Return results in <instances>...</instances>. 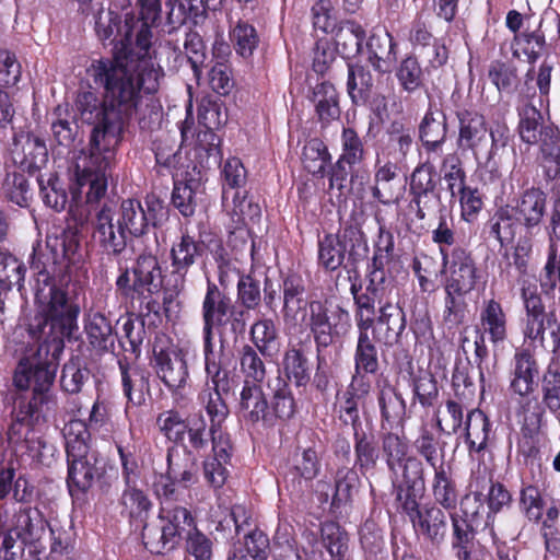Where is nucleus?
Wrapping results in <instances>:
<instances>
[{"label":"nucleus","instance_id":"obj_1","mask_svg":"<svg viewBox=\"0 0 560 560\" xmlns=\"http://www.w3.org/2000/svg\"><path fill=\"white\" fill-rule=\"evenodd\" d=\"M31 268L36 273L37 314L30 324L28 332L38 342V348L32 357L20 361L13 381L19 389L32 387L34 396L30 407L35 408L44 401L55 381L65 340L73 338L79 329L81 307L75 298H69L56 287L54 278L37 258L32 259Z\"/></svg>","mask_w":560,"mask_h":560},{"label":"nucleus","instance_id":"obj_11","mask_svg":"<svg viewBox=\"0 0 560 560\" xmlns=\"http://www.w3.org/2000/svg\"><path fill=\"white\" fill-rule=\"evenodd\" d=\"M162 283V269L155 255L140 254L131 269L125 268L116 279V291L125 299L141 298L158 291Z\"/></svg>","mask_w":560,"mask_h":560},{"label":"nucleus","instance_id":"obj_49","mask_svg":"<svg viewBox=\"0 0 560 560\" xmlns=\"http://www.w3.org/2000/svg\"><path fill=\"white\" fill-rule=\"evenodd\" d=\"M393 485L411 486V489H424L423 465L417 457L409 456L396 471H389Z\"/></svg>","mask_w":560,"mask_h":560},{"label":"nucleus","instance_id":"obj_61","mask_svg":"<svg viewBox=\"0 0 560 560\" xmlns=\"http://www.w3.org/2000/svg\"><path fill=\"white\" fill-rule=\"evenodd\" d=\"M120 504L124 508V512H126L130 517H141L145 515L152 503L147 497V494L135 487V483H130V486H126L121 498Z\"/></svg>","mask_w":560,"mask_h":560},{"label":"nucleus","instance_id":"obj_22","mask_svg":"<svg viewBox=\"0 0 560 560\" xmlns=\"http://www.w3.org/2000/svg\"><path fill=\"white\" fill-rule=\"evenodd\" d=\"M405 186L398 176L397 164L387 161H376L374 166L373 185L371 186L372 197L384 206L397 203L404 196Z\"/></svg>","mask_w":560,"mask_h":560},{"label":"nucleus","instance_id":"obj_12","mask_svg":"<svg viewBox=\"0 0 560 560\" xmlns=\"http://www.w3.org/2000/svg\"><path fill=\"white\" fill-rule=\"evenodd\" d=\"M151 365L174 399L177 401L183 398V392L189 384V371L184 351L155 346Z\"/></svg>","mask_w":560,"mask_h":560},{"label":"nucleus","instance_id":"obj_37","mask_svg":"<svg viewBox=\"0 0 560 560\" xmlns=\"http://www.w3.org/2000/svg\"><path fill=\"white\" fill-rule=\"evenodd\" d=\"M378 355L375 341L370 334L358 330L354 351V370L358 375L375 374L378 371Z\"/></svg>","mask_w":560,"mask_h":560},{"label":"nucleus","instance_id":"obj_41","mask_svg":"<svg viewBox=\"0 0 560 560\" xmlns=\"http://www.w3.org/2000/svg\"><path fill=\"white\" fill-rule=\"evenodd\" d=\"M378 407L384 422L393 423L400 420L406 412V404L399 393L390 384L385 383L378 392Z\"/></svg>","mask_w":560,"mask_h":560},{"label":"nucleus","instance_id":"obj_39","mask_svg":"<svg viewBox=\"0 0 560 560\" xmlns=\"http://www.w3.org/2000/svg\"><path fill=\"white\" fill-rule=\"evenodd\" d=\"M365 32L362 26L353 21H346L335 31L334 39L336 48L347 58L363 51L362 42Z\"/></svg>","mask_w":560,"mask_h":560},{"label":"nucleus","instance_id":"obj_17","mask_svg":"<svg viewBox=\"0 0 560 560\" xmlns=\"http://www.w3.org/2000/svg\"><path fill=\"white\" fill-rule=\"evenodd\" d=\"M234 305L231 298L208 280L207 290L201 304V317L203 322V338H213V330L226 326L229 314Z\"/></svg>","mask_w":560,"mask_h":560},{"label":"nucleus","instance_id":"obj_57","mask_svg":"<svg viewBox=\"0 0 560 560\" xmlns=\"http://www.w3.org/2000/svg\"><path fill=\"white\" fill-rule=\"evenodd\" d=\"M382 451L389 471H396L407 458L408 444L396 433L387 432L382 438Z\"/></svg>","mask_w":560,"mask_h":560},{"label":"nucleus","instance_id":"obj_35","mask_svg":"<svg viewBox=\"0 0 560 560\" xmlns=\"http://www.w3.org/2000/svg\"><path fill=\"white\" fill-rule=\"evenodd\" d=\"M373 78L369 70L359 65L348 66L347 91L355 105H365L373 93Z\"/></svg>","mask_w":560,"mask_h":560},{"label":"nucleus","instance_id":"obj_43","mask_svg":"<svg viewBox=\"0 0 560 560\" xmlns=\"http://www.w3.org/2000/svg\"><path fill=\"white\" fill-rule=\"evenodd\" d=\"M46 521L38 511L23 510L15 515L14 529L19 530L22 539L27 544L38 541L45 534Z\"/></svg>","mask_w":560,"mask_h":560},{"label":"nucleus","instance_id":"obj_27","mask_svg":"<svg viewBox=\"0 0 560 560\" xmlns=\"http://www.w3.org/2000/svg\"><path fill=\"white\" fill-rule=\"evenodd\" d=\"M410 521L416 533L422 535L433 545L439 546L445 538L447 530V518L445 513L436 506L418 510Z\"/></svg>","mask_w":560,"mask_h":560},{"label":"nucleus","instance_id":"obj_2","mask_svg":"<svg viewBox=\"0 0 560 560\" xmlns=\"http://www.w3.org/2000/svg\"><path fill=\"white\" fill-rule=\"evenodd\" d=\"M150 47H138L115 52L113 59L92 61L86 69L89 78L105 93V103L113 106L125 125L131 117H139L142 129H151L160 118L158 110H150L149 119L140 117L144 95L155 94L164 79L163 68L154 61Z\"/></svg>","mask_w":560,"mask_h":560},{"label":"nucleus","instance_id":"obj_30","mask_svg":"<svg viewBox=\"0 0 560 560\" xmlns=\"http://www.w3.org/2000/svg\"><path fill=\"white\" fill-rule=\"evenodd\" d=\"M459 120L458 144L463 149L476 150L487 142L486 119L477 112L464 110L457 114Z\"/></svg>","mask_w":560,"mask_h":560},{"label":"nucleus","instance_id":"obj_58","mask_svg":"<svg viewBox=\"0 0 560 560\" xmlns=\"http://www.w3.org/2000/svg\"><path fill=\"white\" fill-rule=\"evenodd\" d=\"M260 279L254 273L241 275L237 281V301L246 310H256L261 303Z\"/></svg>","mask_w":560,"mask_h":560},{"label":"nucleus","instance_id":"obj_53","mask_svg":"<svg viewBox=\"0 0 560 560\" xmlns=\"http://www.w3.org/2000/svg\"><path fill=\"white\" fill-rule=\"evenodd\" d=\"M188 420L186 421L177 410L170 409L161 412L156 418L159 431L171 442L182 443L185 438Z\"/></svg>","mask_w":560,"mask_h":560},{"label":"nucleus","instance_id":"obj_36","mask_svg":"<svg viewBox=\"0 0 560 560\" xmlns=\"http://www.w3.org/2000/svg\"><path fill=\"white\" fill-rule=\"evenodd\" d=\"M222 388L205 387L198 394V402L205 409L210 420V428L215 431V428L222 427L225 422L230 410L222 398Z\"/></svg>","mask_w":560,"mask_h":560},{"label":"nucleus","instance_id":"obj_63","mask_svg":"<svg viewBox=\"0 0 560 560\" xmlns=\"http://www.w3.org/2000/svg\"><path fill=\"white\" fill-rule=\"evenodd\" d=\"M236 52L243 58H248L256 49L259 38L254 26L240 22L231 34Z\"/></svg>","mask_w":560,"mask_h":560},{"label":"nucleus","instance_id":"obj_26","mask_svg":"<svg viewBox=\"0 0 560 560\" xmlns=\"http://www.w3.org/2000/svg\"><path fill=\"white\" fill-rule=\"evenodd\" d=\"M238 411L245 421L252 423L262 421L271 425L269 404L260 385L244 382L238 398Z\"/></svg>","mask_w":560,"mask_h":560},{"label":"nucleus","instance_id":"obj_59","mask_svg":"<svg viewBox=\"0 0 560 560\" xmlns=\"http://www.w3.org/2000/svg\"><path fill=\"white\" fill-rule=\"evenodd\" d=\"M359 482L358 472L349 467H341L337 470L335 477V493L331 504L340 506L352 498V492Z\"/></svg>","mask_w":560,"mask_h":560},{"label":"nucleus","instance_id":"obj_40","mask_svg":"<svg viewBox=\"0 0 560 560\" xmlns=\"http://www.w3.org/2000/svg\"><path fill=\"white\" fill-rule=\"evenodd\" d=\"M489 432L490 422L487 416L479 409L469 411L465 427V436L469 450L477 453L481 452L487 445Z\"/></svg>","mask_w":560,"mask_h":560},{"label":"nucleus","instance_id":"obj_60","mask_svg":"<svg viewBox=\"0 0 560 560\" xmlns=\"http://www.w3.org/2000/svg\"><path fill=\"white\" fill-rule=\"evenodd\" d=\"M463 424V408L455 400L448 399L443 408L436 411V425L446 435L455 434Z\"/></svg>","mask_w":560,"mask_h":560},{"label":"nucleus","instance_id":"obj_15","mask_svg":"<svg viewBox=\"0 0 560 560\" xmlns=\"http://www.w3.org/2000/svg\"><path fill=\"white\" fill-rule=\"evenodd\" d=\"M542 405L537 398L529 399L523 405L525 413L534 419L533 424L540 427L545 418V408L560 420V368L557 362H550L541 380Z\"/></svg>","mask_w":560,"mask_h":560},{"label":"nucleus","instance_id":"obj_3","mask_svg":"<svg viewBox=\"0 0 560 560\" xmlns=\"http://www.w3.org/2000/svg\"><path fill=\"white\" fill-rule=\"evenodd\" d=\"M77 108L81 119L93 125L88 149L81 150L73 163V195L82 194L84 187L88 203L101 200L107 191L108 178L116 165L117 148L125 128L120 116L113 106L101 102L93 91L78 94Z\"/></svg>","mask_w":560,"mask_h":560},{"label":"nucleus","instance_id":"obj_6","mask_svg":"<svg viewBox=\"0 0 560 560\" xmlns=\"http://www.w3.org/2000/svg\"><path fill=\"white\" fill-rule=\"evenodd\" d=\"M518 133L528 144H537L538 165L544 176L551 182L560 177V132L552 125L544 124L541 113L530 104L520 110Z\"/></svg>","mask_w":560,"mask_h":560},{"label":"nucleus","instance_id":"obj_5","mask_svg":"<svg viewBox=\"0 0 560 560\" xmlns=\"http://www.w3.org/2000/svg\"><path fill=\"white\" fill-rule=\"evenodd\" d=\"M147 209L137 199H126L119 208L118 229L113 223L112 209L104 205L97 212L94 223V237L113 254H120L126 247V232L132 236L145 234L150 225H155L158 214L163 210L158 199H147Z\"/></svg>","mask_w":560,"mask_h":560},{"label":"nucleus","instance_id":"obj_28","mask_svg":"<svg viewBox=\"0 0 560 560\" xmlns=\"http://www.w3.org/2000/svg\"><path fill=\"white\" fill-rule=\"evenodd\" d=\"M393 37L385 30L374 31L366 42L368 60L378 72H389L396 62Z\"/></svg>","mask_w":560,"mask_h":560},{"label":"nucleus","instance_id":"obj_14","mask_svg":"<svg viewBox=\"0 0 560 560\" xmlns=\"http://www.w3.org/2000/svg\"><path fill=\"white\" fill-rule=\"evenodd\" d=\"M443 270L448 272L445 291L470 292L476 284V266L471 255L460 247L451 253L442 248Z\"/></svg>","mask_w":560,"mask_h":560},{"label":"nucleus","instance_id":"obj_29","mask_svg":"<svg viewBox=\"0 0 560 560\" xmlns=\"http://www.w3.org/2000/svg\"><path fill=\"white\" fill-rule=\"evenodd\" d=\"M267 388L270 395L269 416H271V424L277 419H290L295 412V401L287 380L280 375L279 371L276 376L268 380Z\"/></svg>","mask_w":560,"mask_h":560},{"label":"nucleus","instance_id":"obj_19","mask_svg":"<svg viewBox=\"0 0 560 560\" xmlns=\"http://www.w3.org/2000/svg\"><path fill=\"white\" fill-rule=\"evenodd\" d=\"M140 9V16L127 14L125 18V39L130 42L136 33V44L138 47H150L152 32L151 28L156 24L161 15V0H137Z\"/></svg>","mask_w":560,"mask_h":560},{"label":"nucleus","instance_id":"obj_51","mask_svg":"<svg viewBox=\"0 0 560 560\" xmlns=\"http://www.w3.org/2000/svg\"><path fill=\"white\" fill-rule=\"evenodd\" d=\"M394 252V235L380 228L377 240L374 244V254L368 269L380 272L382 276H390L385 271V266L390 261Z\"/></svg>","mask_w":560,"mask_h":560},{"label":"nucleus","instance_id":"obj_20","mask_svg":"<svg viewBox=\"0 0 560 560\" xmlns=\"http://www.w3.org/2000/svg\"><path fill=\"white\" fill-rule=\"evenodd\" d=\"M546 194L536 187L526 189L516 200L512 211L514 218L527 234L534 235L540 230L546 213Z\"/></svg>","mask_w":560,"mask_h":560},{"label":"nucleus","instance_id":"obj_23","mask_svg":"<svg viewBox=\"0 0 560 560\" xmlns=\"http://www.w3.org/2000/svg\"><path fill=\"white\" fill-rule=\"evenodd\" d=\"M392 276H382L380 272L369 269L368 284L365 291L361 292V284L353 282L350 287V293L354 302V320L363 314L372 310V305H376V301L384 296L385 291L395 283Z\"/></svg>","mask_w":560,"mask_h":560},{"label":"nucleus","instance_id":"obj_64","mask_svg":"<svg viewBox=\"0 0 560 560\" xmlns=\"http://www.w3.org/2000/svg\"><path fill=\"white\" fill-rule=\"evenodd\" d=\"M185 549L195 558V560H211L213 555V542L195 525L186 533Z\"/></svg>","mask_w":560,"mask_h":560},{"label":"nucleus","instance_id":"obj_16","mask_svg":"<svg viewBox=\"0 0 560 560\" xmlns=\"http://www.w3.org/2000/svg\"><path fill=\"white\" fill-rule=\"evenodd\" d=\"M11 154L13 162L30 174L40 171L48 162L45 141L30 131L14 132Z\"/></svg>","mask_w":560,"mask_h":560},{"label":"nucleus","instance_id":"obj_18","mask_svg":"<svg viewBox=\"0 0 560 560\" xmlns=\"http://www.w3.org/2000/svg\"><path fill=\"white\" fill-rule=\"evenodd\" d=\"M202 255V245L189 234H183L171 248L172 273L170 278L171 290L176 294L185 289L186 276L189 268Z\"/></svg>","mask_w":560,"mask_h":560},{"label":"nucleus","instance_id":"obj_4","mask_svg":"<svg viewBox=\"0 0 560 560\" xmlns=\"http://www.w3.org/2000/svg\"><path fill=\"white\" fill-rule=\"evenodd\" d=\"M305 284L301 277L291 275L283 280V306L281 310L283 324L288 329H296L302 322L313 335L317 351L326 349L336 337L348 334L351 328L350 314L337 306L330 311L326 301L304 299Z\"/></svg>","mask_w":560,"mask_h":560},{"label":"nucleus","instance_id":"obj_45","mask_svg":"<svg viewBox=\"0 0 560 560\" xmlns=\"http://www.w3.org/2000/svg\"><path fill=\"white\" fill-rule=\"evenodd\" d=\"M85 331L94 348L105 350L114 343L112 324L102 313L96 312L89 315Z\"/></svg>","mask_w":560,"mask_h":560},{"label":"nucleus","instance_id":"obj_47","mask_svg":"<svg viewBox=\"0 0 560 560\" xmlns=\"http://www.w3.org/2000/svg\"><path fill=\"white\" fill-rule=\"evenodd\" d=\"M322 542L330 557L335 560H345L348 551V535L335 522H325L320 527Z\"/></svg>","mask_w":560,"mask_h":560},{"label":"nucleus","instance_id":"obj_48","mask_svg":"<svg viewBox=\"0 0 560 560\" xmlns=\"http://www.w3.org/2000/svg\"><path fill=\"white\" fill-rule=\"evenodd\" d=\"M517 223L512 209L500 208L489 221L490 234L501 246L508 245L515 237Z\"/></svg>","mask_w":560,"mask_h":560},{"label":"nucleus","instance_id":"obj_44","mask_svg":"<svg viewBox=\"0 0 560 560\" xmlns=\"http://www.w3.org/2000/svg\"><path fill=\"white\" fill-rule=\"evenodd\" d=\"M341 153L338 158L348 164L349 168L360 165L365 160V148L358 132L350 127H343L340 136Z\"/></svg>","mask_w":560,"mask_h":560},{"label":"nucleus","instance_id":"obj_25","mask_svg":"<svg viewBox=\"0 0 560 560\" xmlns=\"http://www.w3.org/2000/svg\"><path fill=\"white\" fill-rule=\"evenodd\" d=\"M538 375L539 366L535 358L527 350L516 352L510 389L521 397L529 396L537 387Z\"/></svg>","mask_w":560,"mask_h":560},{"label":"nucleus","instance_id":"obj_10","mask_svg":"<svg viewBox=\"0 0 560 560\" xmlns=\"http://www.w3.org/2000/svg\"><path fill=\"white\" fill-rule=\"evenodd\" d=\"M525 315L522 318V334L524 341L529 346L544 345L545 330L549 327L552 339V348H560V326L552 314L546 313L545 305L538 293L536 283L524 280L521 287Z\"/></svg>","mask_w":560,"mask_h":560},{"label":"nucleus","instance_id":"obj_54","mask_svg":"<svg viewBox=\"0 0 560 560\" xmlns=\"http://www.w3.org/2000/svg\"><path fill=\"white\" fill-rule=\"evenodd\" d=\"M314 96L320 120L329 121L339 116L338 96L332 84L324 82L317 85Z\"/></svg>","mask_w":560,"mask_h":560},{"label":"nucleus","instance_id":"obj_8","mask_svg":"<svg viewBox=\"0 0 560 560\" xmlns=\"http://www.w3.org/2000/svg\"><path fill=\"white\" fill-rule=\"evenodd\" d=\"M397 298L396 282L389 287L384 296L372 305V310L364 312L355 319L358 330L370 334L375 342L385 346L396 343L406 328V317Z\"/></svg>","mask_w":560,"mask_h":560},{"label":"nucleus","instance_id":"obj_21","mask_svg":"<svg viewBox=\"0 0 560 560\" xmlns=\"http://www.w3.org/2000/svg\"><path fill=\"white\" fill-rule=\"evenodd\" d=\"M363 233L353 226H348L338 234H327L318 242V264L328 271L337 270L345 260L347 243L360 241Z\"/></svg>","mask_w":560,"mask_h":560},{"label":"nucleus","instance_id":"obj_50","mask_svg":"<svg viewBox=\"0 0 560 560\" xmlns=\"http://www.w3.org/2000/svg\"><path fill=\"white\" fill-rule=\"evenodd\" d=\"M441 172L446 183V189L452 198H456L466 185V172L456 154H447L442 162Z\"/></svg>","mask_w":560,"mask_h":560},{"label":"nucleus","instance_id":"obj_24","mask_svg":"<svg viewBox=\"0 0 560 560\" xmlns=\"http://www.w3.org/2000/svg\"><path fill=\"white\" fill-rule=\"evenodd\" d=\"M94 28L97 37L102 40H110L116 43V52L129 49H138L136 44V33L130 42L125 39V23L120 25L119 15L112 11L100 8L94 14Z\"/></svg>","mask_w":560,"mask_h":560},{"label":"nucleus","instance_id":"obj_42","mask_svg":"<svg viewBox=\"0 0 560 560\" xmlns=\"http://www.w3.org/2000/svg\"><path fill=\"white\" fill-rule=\"evenodd\" d=\"M250 339L262 355H272L278 350V331L271 318H260L250 327Z\"/></svg>","mask_w":560,"mask_h":560},{"label":"nucleus","instance_id":"obj_56","mask_svg":"<svg viewBox=\"0 0 560 560\" xmlns=\"http://www.w3.org/2000/svg\"><path fill=\"white\" fill-rule=\"evenodd\" d=\"M433 495L445 509H454L457 502V494L451 478L447 476L444 465L434 467Z\"/></svg>","mask_w":560,"mask_h":560},{"label":"nucleus","instance_id":"obj_32","mask_svg":"<svg viewBox=\"0 0 560 560\" xmlns=\"http://www.w3.org/2000/svg\"><path fill=\"white\" fill-rule=\"evenodd\" d=\"M166 474L187 488L197 481L198 464L190 451L168 450Z\"/></svg>","mask_w":560,"mask_h":560},{"label":"nucleus","instance_id":"obj_62","mask_svg":"<svg viewBox=\"0 0 560 560\" xmlns=\"http://www.w3.org/2000/svg\"><path fill=\"white\" fill-rule=\"evenodd\" d=\"M21 77L22 67L15 54L4 47H0V88H15Z\"/></svg>","mask_w":560,"mask_h":560},{"label":"nucleus","instance_id":"obj_55","mask_svg":"<svg viewBox=\"0 0 560 560\" xmlns=\"http://www.w3.org/2000/svg\"><path fill=\"white\" fill-rule=\"evenodd\" d=\"M222 199L228 200V189L240 190L247 180V171L238 158L228 159L221 171Z\"/></svg>","mask_w":560,"mask_h":560},{"label":"nucleus","instance_id":"obj_9","mask_svg":"<svg viewBox=\"0 0 560 560\" xmlns=\"http://www.w3.org/2000/svg\"><path fill=\"white\" fill-rule=\"evenodd\" d=\"M190 511L173 501L160 506L158 524L145 525L142 540L145 548L156 555L173 550L179 542L182 533L195 526Z\"/></svg>","mask_w":560,"mask_h":560},{"label":"nucleus","instance_id":"obj_34","mask_svg":"<svg viewBox=\"0 0 560 560\" xmlns=\"http://www.w3.org/2000/svg\"><path fill=\"white\" fill-rule=\"evenodd\" d=\"M119 368L124 395L132 405H143L150 388L148 374L139 368L125 365L121 362Z\"/></svg>","mask_w":560,"mask_h":560},{"label":"nucleus","instance_id":"obj_7","mask_svg":"<svg viewBox=\"0 0 560 560\" xmlns=\"http://www.w3.org/2000/svg\"><path fill=\"white\" fill-rule=\"evenodd\" d=\"M68 462L67 483L71 495L85 492L97 474L96 456L90 451L89 433L82 420H71L63 429Z\"/></svg>","mask_w":560,"mask_h":560},{"label":"nucleus","instance_id":"obj_38","mask_svg":"<svg viewBox=\"0 0 560 560\" xmlns=\"http://www.w3.org/2000/svg\"><path fill=\"white\" fill-rule=\"evenodd\" d=\"M353 439L355 466L363 476L374 472L380 458V451L373 436H369L365 431L355 430Z\"/></svg>","mask_w":560,"mask_h":560},{"label":"nucleus","instance_id":"obj_33","mask_svg":"<svg viewBox=\"0 0 560 560\" xmlns=\"http://www.w3.org/2000/svg\"><path fill=\"white\" fill-rule=\"evenodd\" d=\"M205 371L209 383L205 387L222 388L230 390V377L223 353H215L213 338H203Z\"/></svg>","mask_w":560,"mask_h":560},{"label":"nucleus","instance_id":"obj_52","mask_svg":"<svg viewBox=\"0 0 560 560\" xmlns=\"http://www.w3.org/2000/svg\"><path fill=\"white\" fill-rule=\"evenodd\" d=\"M241 372L245 380L252 384L259 385L264 382L267 371L262 359L259 357L257 350L250 346H244L240 355Z\"/></svg>","mask_w":560,"mask_h":560},{"label":"nucleus","instance_id":"obj_46","mask_svg":"<svg viewBox=\"0 0 560 560\" xmlns=\"http://www.w3.org/2000/svg\"><path fill=\"white\" fill-rule=\"evenodd\" d=\"M330 159L327 147L319 139H311L303 148L302 162L304 168L313 175L324 176Z\"/></svg>","mask_w":560,"mask_h":560},{"label":"nucleus","instance_id":"obj_13","mask_svg":"<svg viewBox=\"0 0 560 560\" xmlns=\"http://www.w3.org/2000/svg\"><path fill=\"white\" fill-rule=\"evenodd\" d=\"M480 336L475 340V354L479 359L488 355L486 336L493 346L503 343L508 338V317L502 305L491 299L485 302L479 316Z\"/></svg>","mask_w":560,"mask_h":560},{"label":"nucleus","instance_id":"obj_31","mask_svg":"<svg viewBox=\"0 0 560 560\" xmlns=\"http://www.w3.org/2000/svg\"><path fill=\"white\" fill-rule=\"evenodd\" d=\"M447 132L446 117L439 110L429 108L420 127V139L428 152H436L445 141Z\"/></svg>","mask_w":560,"mask_h":560}]
</instances>
